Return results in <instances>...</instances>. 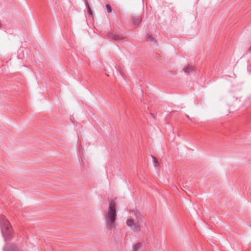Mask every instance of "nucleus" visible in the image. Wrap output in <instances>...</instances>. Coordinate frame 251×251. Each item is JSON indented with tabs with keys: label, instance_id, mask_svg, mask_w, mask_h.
<instances>
[{
	"label": "nucleus",
	"instance_id": "1a4fd4ad",
	"mask_svg": "<svg viewBox=\"0 0 251 251\" xmlns=\"http://www.w3.org/2000/svg\"><path fill=\"white\" fill-rule=\"evenodd\" d=\"M112 36H113L112 38L116 41L121 40L123 39V38L121 36H120V35H112Z\"/></svg>",
	"mask_w": 251,
	"mask_h": 251
},
{
	"label": "nucleus",
	"instance_id": "0eeeda50",
	"mask_svg": "<svg viewBox=\"0 0 251 251\" xmlns=\"http://www.w3.org/2000/svg\"><path fill=\"white\" fill-rule=\"evenodd\" d=\"M142 244L141 243H137L133 245V251H138V250L141 248Z\"/></svg>",
	"mask_w": 251,
	"mask_h": 251
},
{
	"label": "nucleus",
	"instance_id": "f03ea898",
	"mask_svg": "<svg viewBox=\"0 0 251 251\" xmlns=\"http://www.w3.org/2000/svg\"><path fill=\"white\" fill-rule=\"evenodd\" d=\"M0 227L5 241L11 240L13 237V231L9 222L3 215L0 216Z\"/></svg>",
	"mask_w": 251,
	"mask_h": 251
},
{
	"label": "nucleus",
	"instance_id": "6e6552de",
	"mask_svg": "<svg viewBox=\"0 0 251 251\" xmlns=\"http://www.w3.org/2000/svg\"><path fill=\"white\" fill-rule=\"evenodd\" d=\"M193 71V68L191 66H187L184 69V72L186 74L189 73L190 72Z\"/></svg>",
	"mask_w": 251,
	"mask_h": 251
},
{
	"label": "nucleus",
	"instance_id": "39448f33",
	"mask_svg": "<svg viewBox=\"0 0 251 251\" xmlns=\"http://www.w3.org/2000/svg\"><path fill=\"white\" fill-rule=\"evenodd\" d=\"M130 213L136 217V220H138V219H142L141 213L139 212L137 209H132L130 211Z\"/></svg>",
	"mask_w": 251,
	"mask_h": 251
},
{
	"label": "nucleus",
	"instance_id": "ddd939ff",
	"mask_svg": "<svg viewBox=\"0 0 251 251\" xmlns=\"http://www.w3.org/2000/svg\"><path fill=\"white\" fill-rule=\"evenodd\" d=\"M148 40H150L151 41H153V38L151 35H149L148 36Z\"/></svg>",
	"mask_w": 251,
	"mask_h": 251
},
{
	"label": "nucleus",
	"instance_id": "f257e3e1",
	"mask_svg": "<svg viewBox=\"0 0 251 251\" xmlns=\"http://www.w3.org/2000/svg\"><path fill=\"white\" fill-rule=\"evenodd\" d=\"M117 214L116 211V204L112 201L109 204L107 211L104 214V220L107 228L111 230L115 226V221Z\"/></svg>",
	"mask_w": 251,
	"mask_h": 251
},
{
	"label": "nucleus",
	"instance_id": "f8f14e48",
	"mask_svg": "<svg viewBox=\"0 0 251 251\" xmlns=\"http://www.w3.org/2000/svg\"><path fill=\"white\" fill-rule=\"evenodd\" d=\"M152 160H153V164H154V167H157V165H158V163H157V160L156 159V158L155 157H153V156H152Z\"/></svg>",
	"mask_w": 251,
	"mask_h": 251
},
{
	"label": "nucleus",
	"instance_id": "20e7f679",
	"mask_svg": "<svg viewBox=\"0 0 251 251\" xmlns=\"http://www.w3.org/2000/svg\"><path fill=\"white\" fill-rule=\"evenodd\" d=\"M3 251H22L15 244H6L3 248Z\"/></svg>",
	"mask_w": 251,
	"mask_h": 251
},
{
	"label": "nucleus",
	"instance_id": "9d476101",
	"mask_svg": "<svg viewBox=\"0 0 251 251\" xmlns=\"http://www.w3.org/2000/svg\"><path fill=\"white\" fill-rule=\"evenodd\" d=\"M85 5L88 9L89 13L90 15H92V11L91 10V8H90V6L89 5L88 2L86 1H85Z\"/></svg>",
	"mask_w": 251,
	"mask_h": 251
},
{
	"label": "nucleus",
	"instance_id": "9b49d317",
	"mask_svg": "<svg viewBox=\"0 0 251 251\" xmlns=\"http://www.w3.org/2000/svg\"><path fill=\"white\" fill-rule=\"evenodd\" d=\"M106 8L107 11L108 13H110L112 11V7L109 4H107L106 5Z\"/></svg>",
	"mask_w": 251,
	"mask_h": 251
},
{
	"label": "nucleus",
	"instance_id": "423d86ee",
	"mask_svg": "<svg viewBox=\"0 0 251 251\" xmlns=\"http://www.w3.org/2000/svg\"><path fill=\"white\" fill-rule=\"evenodd\" d=\"M141 22V19L140 16L134 17L132 18V23L134 25H138Z\"/></svg>",
	"mask_w": 251,
	"mask_h": 251
},
{
	"label": "nucleus",
	"instance_id": "4468645a",
	"mask_svg": "<svg viewBox=\"0 0 251 251\" xmlns=\"http://www.w3.org/2000/svg\"><path fill=\"white\" fill-rule=\"evenodd\" d=\"M151 115H152V116L154 117L153 114H151Z\"/></svg>",
	"mask_w": 251,
	"mask_h": 251
},
{
	"label": "nucleus",
	"instance_id": "7ed1b4c3",
	"mask_svg": "<svg viewBox=\"0 0 251 251\" xmlns=\"http://www.w3.org/2000/svg\"><path fill=\"white\" fill-rule=\"evenodd\" d=\"M127 226L133 231H140L142 227L138 220H134L131 217H129L126 221Z\"/></svg>",
	"mask_w": 251,
	"mask_h": 251
},
{
	"label": "nucleus",
	"instance_id": "2eb2a0df",
	"mask_svg": "<svg viewBox=\"0 0 251 251\" xmlns=\"http://www.w3.org/2000/svg\"><path fill=\"white\" fill-rule=\"evenodd\" d=\"M187 118H188V119H189V116H187Z\"/></svg>",
	"mask_w": 251,
	"mask_h": 251
}]
</instances>
